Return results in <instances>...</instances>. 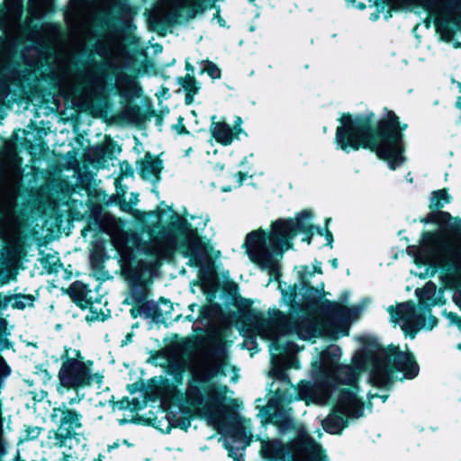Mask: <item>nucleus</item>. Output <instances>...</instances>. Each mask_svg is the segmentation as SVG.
<instances>
[{
  "label": "nucleus",
  "instance_id": "obj_1",
  "mask_svg": "<svg viewBox=\"0 0 461 461\" xmlns=\"http://www.w3.org/2000/svg\"><path fill=\"white\" fill-rule=\"evenodd\" d=\"M342 126L337 129V141L341 149L351 147L368 148L376 152L377 156L389 161L391 167L402 162V134L397 116L388 112L386 119L379 122L377 131H369V124L363 120L353 121L349 115L341 118Z\"/></svg>",
  "mask_w": 461,
  "mask_h": 461
},
{
  "label": "nucleus",
  "instance_id": "obj_2",
  "mask_svg": "<svg viewBox=\"0 0 461 461\" xmlns=\"http://www.w3.org/2000/svg\"><path fill=\"white\" fill-rule=\"evenodd\" d=\"M421 249L437 257L438 265L446 273L440 276L446 288L454 289L453 302L461 309V220H455L438 232H426Z\"/></svg>",
  "mask_w": 461,
  "mask_h": 461
},
{
  "label": "nucleus",
  "instance_id": "obj_3",
  "mask_svg": "<svg viewBox=\"0 0 461 461\" xmlns=\"http://www.w3.org/2000/svg\"><path fill=\"white\" fill-rule=\"evenodd\" d=\"M298 222L293 220H279L272 223L268 233L262 230L249 232L244 247L250 260L271 276L279 270V261L288 249L290 240L296 234Z\"/></svg>",
  "mask_w": 461,
  "mask_h": 461
},
{
  "label": "nucleus",
  "instance_id": "obj_4",
  "mask_svg": "<svg viewBox=\"0 0 461 461\" xmlns=\"http://www.w3.org/2000/svg\"><path fill=\"white\" fill-rule=\"evenodd\" d=\"M21 159L17 157L14 148L6 146V154L3 160V172L0 180V203H4L3 216L0 219V229L5 239H9V232L19 235V228L16 223L14 208L18 195L22 170Z\"/></svg>",
  "mask_w": 461,
  "mask_h": 461
},
{
  "label": "nucleus",
  "instance_id": "obj_5",
  "mask_svg": "<svg viewBox=\"0 0 461 461\" xmlns=\"http://www.w3.org/2000/svg\"><path fill=\"white\" fill-rule=\"evenodd\" d=\"M394 369L410 378L418 374V366L409 353L400 351L397 347H389L375 357L371 374L373 383L377 386L387 385Z\"/></svg>",
  "mask_w": 461,
  "mask_h": 461
},
{
  "label": "nucleus",
  "instance_id": "obj_6",
  "mask_svg": "<svg viewBox=\"0 0 461 461\" xmlns=\"http://www.w3.org/2000/svg\"><path fill=\"white\" fill-rule=\"evenodd\" d=\"M92 361H84L79 351L74 357H68L59 372V384L66 389H77L92 384H101L103 375L94 372Z\"/></svg>",
  "mask_w": 461,
  "mask_h": 461
},
{
  "label": "nucleus",
  "instance_id": "obj_7",
  "mask_svg": "<svg viewBox=\"0 0 461 461\" xmlns=\"http://www.w3.org/2000/svg\"><path fill=\"white\" fill-rule=\"evenodd\" d=\"M256 330L258 335L268 340H276L279 336L295 332L299 337L306 339H310L314 332L313 328L309 323H302L294 328L289 325V320L280 312L276 313L273 318L260 319Z\"/></svg>",
  "mask_w": 461,
  "mask_h": 461
},
{
  "label": "nucleus",
  "instance_id": "obj_8",
  "mask_svg": "<svg viewBox=\"0 0 461 461\" xmlns=\"http://www.w3.org/2000/svg\"><path fill=\"white\" fill-rule=\"evenodd\" d=\"M361 411L362 403L357 398L355 393L342 391L334 412L322 421L323 428L330 433H339L345 427L344 416L358 417Z\"/></svg>",
  "mask_w": 461,
  "mask_h": 461
},
{
  "label": "nucleus",
  "instance_id": "obj_9",
  "mask_svg": "<svg viewBox=\"0 0 461 461\" xmlns=\"http://www.w3.org/2000/svg\"><path fill=\"white\" fill-rule=\"evenodd\" d=\"M391 316L393 321L401 322L402 329L407 334L411 335L427 326L424 320V313L420 311H417L411 303L398 305L395 310L391 312ZM436 322L435 318L429 319L428 327L432 328Z\"/></svg>",
  "mask_w": 461,
  "mask_h": 461
},
{
  "label": "nucleus",
  "instance_id": "obj_10",
  "mask_svg": "<svg viewBox=\"0 0 461 461\" xmlns=\"http://www.w3.org/2000/svg\"><path fill=\"white\" fill-rule=\"evenodd\" d=\"M329 352L321 355L320 363L321 372L326 378H334L341 383L353 384L357 379L359 374L364 370V365L355 360V366H339L335 359L329 360Z\"/></svg>",
  "mask_w": 461,
  "mask_h": 461
},
{
  "label": "nucleus",
  "instance_id": "obj_11",
  "mask_svg": "<svg viewBox=\"0 0 461 461\" xmlns=\"http://www.w3.org/2000/svg\"><path fill=\"white\" fill-rule=\"evenodd\" d=\"M227 387L222 386L218 389L212 387L208 392L209 402L201 409V413L206 417L208 422L219 431L224 422V416L227 411L225 405Z\"/></svg>",
  "mask_w": 461,
  "mask_h": 461
},
{
  "label": "nucleus",
  "instance_id": "obj_12",
  "mask_svg": "<svg viewBox=\"0 0 461 461\" xmlns=\"http://www.w3.org/2000/svg\"><path fill=\"white\" fill-rule=\"evenodd\" d=\"M60 417V424L55 433V445L63 447L67 442H71L76 434V429L80 427L78 415L72 411L55 408L51 414V419L55 420Z\"/></svg>",
  "mask_w": 461,
  "mask_h": 461
},
{
  "label": "nucleus",
  "instance_id": "obj_13",
  "mask_svg": "<svg viewBox=\"0 0 461 461\" xmlns=\"http://www.w3.org/2000/svg\"><path fill=\"white\" fill-rule=\"evenodd\" d=\"M112 241L121 256L123 267H130L134 249L139 246V238L133 232L118 230L113 233Z\"/></svg>",
  "mask_w": 461,
  "mask_h": 461
},
{
  "label": "nucleus",
  "instance_id": "obj_14",
  "mask_svg": "<svg viewBox=\"0 0 461 461\" xmlns=\"http://www.w3.org/2000/svg\"><path fill=\"white\" fill-rule=\"evenodd\" d=\"M178 249L185 256L190 257V260L194 265L201 264L205 255L204 247L200 239L192 233L185 236L184 242L179 246Z\"/></svg>",
  "mask_w": 461,
  "mask_h": 461
},
{
  "label": "nucleus",
  "instance_id": "obj_15",
  "mask_svg": "<svg viewBox=\"0 0 461 461\" xmlns=\"http://www.w3.org/2000/svg\"><path fill=\"white\" fill-rule=\"evenodd\" d=\"M176 246V240L172 237H168L165 240L156 238L146 248V250L148 254L154 256L156 259H159L169 257Z\"/></svg>",
  "mask_w": 461,
  "mask_h": 461
},
{
  "label": "nucleus",
  "instance_id": "obj_16",
  "mask_svg": "<svg viewBox=\"0 0 461 461\" xmlns=\"http://www.w3.org/2000/svg\"><path fill=\"white\" fill-rule=\"evenodd\" d=\"M162 168L160 159L146 155L140 164V174L143 178L149 179L151 177L158 178Z\"/></svg>",
  "mask_w": 461,
  "mask_h": 461
},
{
  "label": "nucleus",
  "instance_id": "obj_17",
  "mask_svg": "<svg viewBox=\"0 0 461 461\" xmlns=\"http://www.w3.org/2000/svg\"><path fill=\"white\" fill-rule=\"evenodd\" d=\"M87 293L86 286L79 282L72 284L68 290V294L71 299L81 308L88 307L89 301L87 300Z\"/></svg>",
  "mask_w": 461,
  "mask_h": 461
},
{
  "label": "nucleus",
  "instance_id": "obj_18",
  "mask_svg": "<svg viewBox=\"0 0 461 461\" xmlns=\"http://www.w3.org/2000/svg\"><path fill=\"white\" fill-rule=\"evenodd\" d=\"M212 134L218 142L225 145L230 143L233 138L231 128L225 122H213Z\"/></svg>",
  "mask_w": 461,
  "mask_h": 461
},
{
  "label": "nucleus",
  "instance_id": "obj_19",
  "mask_svg": "<svg viewBox=\"0 0 461 461\" xmlns=\"http://www.w3.org/2000/svg\"><path fill=\"white\" fill-rule=\"evenodd\" d=\"M186 5V0H161L158 9L164 15L176 16L180 9Z\"/></svg>",
  "mask_w": 461,
  "mask_h": 461
},
{
  "label": "nucleus",
  "instance_id": "obj_20",
  "mask_svg": "<svg viewBox=\"0 0 461 461\" xmlns=\"http://www.w3.org/2000/svg\"><path fill=\"white\" fill-rule=\"evenodd\" d=\"M316 389L314 387L303 389L301 393L302 396L304 398H308L312 402L317 403H324L330 396V391L328 387H322L321 392L317 393Z\"/></svg>",
  "mask_w": 461,
  "mask_h": 461
},
{
  "label": "nucleus",
  "instance_id": "obj_21",
  "mask_svg": "<svg viewBox=\"0 0 461 461\" xmlns=\"http://www.w3.org/2000/svg\"><path fill=\"white\" fill-rule=\"evenodd\" d=\"M223 365V361L221 360V361H216V362H210L206 366H205V370L202 373H199L197 374V376L200 380H208L210 379L211 377L216 375L221 366Z\"/></svg>",
  "mask_w": 461,
  "mask_h": 461
},
{
  "label": "nucleus",
  "instance_id": "obj_22",
  "mask_svg": "<svg viewBox=\"0 0 461 461\" xmlns=\"http://www.w3.org/2000/svg\"><path fill=\"white\" fill-rule=\"evenodd\" d=\"M147 297V288L142 285L132 286L131 295L127 299L129 303H141Z\"/></svg>",
  "mask_w": 461,
  "mask_h": 461
},
{
  "label": "nucleus",
  "instance_id": "obj_23",
  "mask_svg": "<svg viewBox=\"0 0 461 461\" xmlns=\"http://www.w3.org/2000/svg\"><path fill=\"white\" fill-rule=\"evenodd\" d=\"M5 303L14 301L12 306L17 309H24L26 306L32 305L33 297L31 295H14L5 297Z\"/></svg>",
  "mask_w": 461,
  "mask_h": 461
},
{
  "label": "nucleus",
  "instance_id": "obj_24",
  "mask_svg": "<svg viewBox=\"0 0 461 461\" xmlns=\"http://www.w3.org/2000/svg\"><path fill=\"white\" fill-rule=\"evenodd\" d=\"M448 202V197L445 190H438L432 193L430 200V208L439 209L445 203Z\"/></svg>",
  "mask_w": 461,
  "mask_h": 461
},
{
  "label": "nucleus",
  "instance_id": "obj_25",
  "mask_svg": "<svg viewBox=\"0 0 461 461\" xmlns=\"http://www.w3.org/2000/svg\"><path fill=\"white\" fill-rule=\"evenodd\" d=\"M329 311L331 316L337 319H344L347 318L348 315V311L347 307L337 303H331L329 306Z\"/></svg>",
  "mask_w": 461,
  "mask_h": 461
},
{
  "label": "nucleus",
  "instance_id": "obj_26",
  "mask_svg": "<svg viewBox=\"0 0 461 461\" xmlns=\"http://www.w3.org/2000/svg\"><path fill=\"white\" fill-rule=\"evenodd\" d=\"M429 221L440 225L447 224L451 220V215L445 212H437L429 215Z\"/></svg>",
  "mask_w": 461,
  "mask_h": 461
},
{
  "label": "nucleus",
  "instance_id": "obj_27",
  "mask_svg": "<svg viewBox=\"0 0 461 461\" xmlns=\"http://www.w3.org/2000/svg\"><path fill=\"white\" fill-rule=\"evenodd\" d=\"M436 292V285L429 282L420 291H417V294L420 297L421 300H429L433 297Z\"/></svg>",
  "mask_w": 461,
  "mask_h": 461
},
{
  "label": "nucleus",
  "instance_id": "obj_28",
  "mask_svg": "<svg viewBox=\"0 0 461 461\" xmlns=\"http://www.w3.org/2000/svg\"><path fill=\"white\" fill-rule=\"evenodd\" d=\"M88 306L90 307V312H91V316H87V319L89 320H104V318L107 316V313L103 312V311H100V312H98V306L99 304L98 303H90L88 304Z\"/></svg>",
  "mask_w": 461,
  "mask_h": 461
},
{
  "label": "nucleus",
  "instance_id": "obj_29",
  "mask_svg": "<svg viewBox=\"0 0 461 461\" xmlns=\"http://www.w3.org/2000/svg\"><path fill=\"white\" fill-rule=\"evenodd\" d=\"M204 70L213 78H218L221 76L220 69L212 63H208L204 67Z\"/></svg>",
  "mask_w": 461,
  "mask_h": 461
},
{
  "label": "nucleus",
  "instance_id": "obj_30",
  "mask_svg": "<svg viewBox=\"0 0 461 461\" xmlns=\"http://www.w3.org/2000/svg\"><path fill=\"white\" fill-rule=\"evenodd\" d=\"M275 448V443L274 442H267L263 445V452L267 454L270 457H276L278 456L277 451L274 450Z\"/></svg>",
  "mask_w": 461,
  "mask_h": 461
},
{
  "label": "nucleus",
  "instance_id": "obj_31",
  "mask_svg": "<svg viewBox=\"0 0 461 461\" xmlns=\"http://www.w3.org/2000/svg\"><path fill=\"white\" fill-rule=\"evenodd\" d=\"M449 20L457 26H461V6L450 14Z\"/></svg>",
  "mask_w": 461,
  "mask_h": 461
},
{
  "label": "nucleus",
  "instance_id": "obj_32",
  "mask_svg": "<svg viewBox=\"0 0 461 461\" xmlns=\"http://www.w3.org/2000/svg\"><path fill=\"white\" fill-rule=\"evenodd\" d=\"M447 319L451 323L456 324L459 328H461V319L456 315L455 313L449 312L447 314Z\"/></svg>",
  "mask_w": 461,
  "mask_h": 461
},
{
  "label": "nucleus",
  "instance_id": "obj_33",
  "mask_svg": "<svg viewBox=\"0 0 461 461\" xmlns=\"http://www.w3.org/2000/svg\"><path fill=\"white\" fill-rule=\"evenodd\" d=\"M271 375L276 379H283L285 377V374L280 368H275L270 372Z\"/></svg>",
  "mask_w": 461,
  "mask_h": 461
},
{
  "label": "nucleus",
  "instance_id": "obj_34",
  "mask_svg": "<svg viewBox=\"0 0 461 461\" xmlns=\"http://www.w3.org/2000/svg\"><path fill=\"white\" fill-rule=\"evenodd\" d=\"M293 461H309L307 458L303 457L300 454H295L293 456Z\"/></svg>",
  "mask_w": 461,
  "mask_h": 461
},
{
  "label": "nucleus",
  "instance_id": "obj_35",
  "mask_svg": "<svg viewBox=\"0 0 461 461\" xmlns=\"http://www.w3.org/2000/svg\"><path fill=\"white\" fill-rule=\"evenodd\" d=\"M55 259H58L56 256H46L45 258H42V262H47V261H54ZM55 264V262H53Z\"/></svg>",
  "mask_w": 461,
  "mask_h": 461
},
{
  "label": "nucleus",
  "instance_id": "obj_36",
  "mask_svg": "<svg viewBox=\"0 0 461 461\" xmlns=\"http://www.w3.org/2000/svg\"><path fill=\"white\" fill-rule=\"evenodd\" d=\"M23 251V248L22 244L17 245V252L21 254Z\"/></svg>",
  "mask_w": 461,
  "mask_h": 461
},
{
  "label": "nucleus",
  "instance_id": "obj_37",
  "mask_svg": "<svg viewBox=\"0 0 461 461\" xmlns=\"http://www.w3.org/2000/svg\"><path fill=\"white\" fill-rule=\"evenodd\" d=\"M63 461H75V460H73L70 456L65 455L64 458H63Z\"/></svg>",
  "mask_w": 461,
  "mask_h": 461
},
{
  "label": "nucleus",
  "instance_id": "obj_38",
  "mask_svg": "<svg viewBox=\"0 0 461 461\" xmlns=\"http://www.w3.org/2000/svg\"><path fill=\"white\" fill-rule=\"evenodd\" d=\"M458 348L461 350V343L458 345Z\"/></svg>",
  "mask_w": 461,
  "mask_h": 461
}]
</instances>
